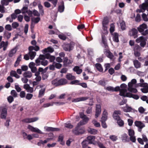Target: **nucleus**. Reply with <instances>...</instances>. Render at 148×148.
<instances>
[{
	"label": "nucleus",
	"mask_w": 148,
	"mask_h": 148,
	"mask_svg": "<svg viewBox=\"0 0 148 148\" xmlns=\"http://www.w3.org/2000/svg\"><path fill=\"white\" fill-rule=\"evenodd\" d=\"M133 64L134 67L138 69L140 68L141 66V63L140 62L137 60H134L133 61Z\"/></svg>",
	"instance_id": "nucleus-34"
},
{
	"label": "nucleus",
	"mask_w": 148,
	"mask_h": 148,
	"mask_svg": "<svg viewBox=\"0 0 148 148\" xmlns=\"http://www.w3.org/2000/svg\"><path fill=\"white\" fill-rule=\"evenodd\" d=\"M59 85H65L67 84L68 81L67 80L64 78H62L58 80Z\"/></svg>",
	"instance_id": "nucleus-27"
},
{
	"label": "nucleus",
	"mask_w": 148,
	"mask_h": 148,
	"mask_svg": "<svg viewBox=\"0 0 148 148\" xmlns=\"http://www.w3.org/2000/svg\"><path fill=\"white\" fill-rule=\"evenodd\" d=\"M122 141L124 143L128 142L130 141L129 138L127 134L124 133L121 136Z\"/></svg>",
	"instance_id": "nucleus-21"
},
{
	"label": "nucleus",
	"mask_w": 148,
	"mask_h": 148,
	"mask_svg": "<svg viewBox=\"0 0 148 148\" xmlns=\"http://www.w3.org/2000/svg\"><path fill=\"white\" fill-rule=\"evenodd\" d=\"M45 129L46 131H58L59 130V129L57 128H53L51 127H45Z\"/></svg>",
	"instance_id": "nucleus-25"
},
{
	"label": "nucleus",
	"mask_w": 148,
	"mask_h": 148,
	"mask_svg": "<svg viewBox=\"0 0 148 148\" xmlns=\"http://www.w3.org/2000/svg\"><path fill=\"white\" fill-rule=\"evenodd\" d=\"M12 27L13 29H16L19 26V24L17 22H14L12 24Z\"/></svg>",
	"instance_id": "nucleus-51"
},
{
	"label": "nucleus",
	"mask_w": 148,
	"mask_h": 148,
	"mask_svg": "<svg viewBox=\"0 0 148 148\" xmlns=\"http://www.w3.org/2000/svg\"><path fill=\"white\" fill-rule=\"evenodd\" d=\"M145 1V2L141 5L140 7L144 10H147L148 11V1Z\"/></svg>",
	"instance_id": "nucleus-28"
},
{
	"label": "nucleus",
	"mask_w": 148,
	"mask_h": 148,
	"mask_svg": "<svg viewBox=\"0 0 148 148\" xmlns=\"http://www.w3.org/2000/svg\"><path fill=\"white\" fill-rule=\"evenodd\" d=\"M63 136L62 135L59 136L58 138V141L60 142V144L63 145L64 144V143L63 142Z\"/></svg>",
	"instance_id": "nucleus-48"
},
{
	"label": "nucleus",
	"mask_w": 148,
	"mask_h": 148,
	"mask_svg": "<svg viewBox=\"0 0 148 148\" xmlns=\"http://www.w3.org/2000/svg\"><path fill=\"white\" fill-rule=\"evenodd\" d=\"M138 31L136 29L133 28L130 30L129 32V34L130 36H133L134 38L137 37Z\"/></svg>",
	"instance_id": "nucleus-15"
},
{
	"label": "nucleus",
	"mask_w": 148,
	"mask_h": 148,
	"mask_svg": "<svg viewBox=\"0 0 148 148\" xmlns=\"http://www.w3.org/2000/svg\"><path fill=\"white\" fill-rule=\"evenodd\" d=\"M66 78L69 80H72L76 79L75 77L73 75L71 74L68 73L66 76Z\"/></svg>",
	"instance_id": "nucleus-36"
},
{
	"label": "nucleus",
	"mask_w": 148,
	"mask_h": 148,
	"mask_svg": "<svg viewBox=\"0 0 148 148\" xmlns=\"http://www.w3.org/2000/svg\"><path fill=\"white\" fill-rule=\"evenodd\" d=\"M122 109L124 112H131L132 110V108L129 106L127 104L126 105L125 107H122Z\"/></svg>",
	"instance_id": "nucleus-24"
},
{
	"label": "nucleus",
	"mask_w": 148,
	"mask_h": 148,
	"mask_svg": "<svg viewBox=\"0 0 148 148\" xmlns=\"http://www.w3.org/2000/svg\"><path fill=\"white\" fill-rule=\"evenodd\" d=\"M116 121H117V124L120 127H123L124 125V122L121 119V118Z\"/></svg>",
	"instance_id": "nucleus-38"
},
{
	"label": "nucleus",
	"mask_w": 148,
	"mask_h": 148,
	"mask_svg": "<svg viewBox=\"0 0 148 148\" xmlns=\"http://www.w3.org/2000/svg\"><path fill=\"white\" fill-rule=\"evenodd\" d=\"M17 49L16 48L12 49L8 53V55L10 57H12L15 54L17 51Z\"/></svg>",
	"instance_id": "nucleus-29"
},
{
	"label": "nucleus",
	"mask_w": 148,
	"mask_h": 148,
	"mask_svg": "<svg viewBox=\"0 0 148 148\" xmlns=\"http://www.w3.org/2000/svg\"><path fill=\"white\" fill-rule=\"evenodd\" d=\"M88 131L89 133L92 134H95L97 133V130L91 128L88 129Z\"/></svg>",
	"instance_id": "nucleus-39"
},
{
	"label": "nucleus",
	"mask_w": 148,
	"mask_h": 148,
	"mask_svg": "<svg viewBox=\"0 0 148 148\" xmlns=\"http://www.w3.org/2000/svg\"><path fill=\"white\" fill-rule=\"evenodd\" d=\"M23 75V77H25L27 78H30L32 76V73L30 71H27L24 72Z\"/></svg>",
	"instance_id": "nucleus-32"
},
{
	"label": "nucleus",
	"mask_w": 148,
	"mask_h": 148,
	"mask_svg": "<svg viewBox=\"0 0 148 148\" xmlns=\"http://www.w3.org/2000/svg\"><path fill=\"white\" fill-rule=\"evenodd\" d=\"M140 46L138 45L136 46L134 48V55L136 57H139L140 56V53L139 52L138 50L140 49Z\"/></svg>",
	"instance_id": "nucleus-20"
},
{
	"label": "nucleus",
	"mask_w": 148,
	"mask_h": 148,
	"mask_svg": "<svg viewBox=\"0 0 148 148\" xmlns=\"http://www.w3.org/2000/svg\"><path fill=\"white\" fill-rule=\"evenodd\" d=\"M7 109L4 107L2 108L0 111V117L1 119H5L7 115Z\"/></svg>",
	"instance_id": "nucleus-9"
},
{
	"label": "nucleus",
	"mask_w": 148,
	"mask_h": 148,
	"mask_svg": "<svg viewBox=\"0 0 148 148\" xmlns=\"http://www.w3.org/2000/svg\"><path fill=\"white\" fill-rule=\"evenodd\" d=\"M46 89V87H45L44 88L41 89L39 90L38 95V97H42L44 95Z\"/></svg>",
	"instance_id": "nucleus-30"
},
{
	"label": "nucleus",
	"mask_w": 148,
	"mask_h": 148,
	"mask_svg": "<svg viewBox=\"0 0 148 148\" xmlns=\"http://www.w3.org/2000/svg\"><path fill=\"white\" fill-rule=\"evenodd\" d=\"M28 8L27 7H24L21 9L22 13L23 14H25L27 13L28 11Z\"/></svg>",
	"instance_id": "nucleus-55"
},
{
	"label": "nucleus",
	"mask_w": 148,
	"mask_h": 148,
	"mask_svg": "<svg viewBox=\"0 0 148 148\" xmlns=\"http://www.w3.org/2000/svg\"><path fill=\"white\" fill-rule=\"evenodd\" d=\"M121 111L119 110H115L114 111L112 116L114 119L116 121L120 118L119 115H121Z\"/></svg>",
	"instance_id": "nucleus-17"
},
{
	"label": "nucleus",
	"mask_w": 148,
	"mask_h": 148,
	"mask_svg": "<svg viewBox=\"0 0 148 148\" xmlns=\"http://www.w3.org/2000/svg\"><path fill=\"white\" fill-rule=\"evenodd\" d=\"M64 2L62 1L60 4L59 5L58 10L60 13H62L64 11Z\"/></svg>",
	"instance_id": "nucleus-23"
},
{
	"label": "nucleus",
	"mask_w": 148,
	"mask_h": 148,
	"mask_svg": "<svg viewBox=\"0 0 148 148\" xmlns=\"http://www.w3.org/2000/svg\"><path fill=\"white\" fill-rule=\"evenodd\" d=\"M53 64L55 66V67L58 69L61 68L62 66L61 64L59 63H57L56 62H53Z\"/></svg>",
	"instance_id": "nucleus-42"
},
{
	"label": "nucleus",
	"mask_w": 148,
	"mask_h": 148,
	"mask_svg": "<svg viewBox=\"0 0 148 148\" xmlns=\"http://www.w3.org/2000/svg\"><path fill=\"white\" fill-rule=\"evenodd\" d=\"M89 98V97H81L73 99L72 101L73 102H77L81 101H84L88 99Z\"/></svg>",
	"instance_id": "nucleus-14"
},
{
	"label": "nucleus",
	"mask_w": 148,
	"mask_h": 148,
	"mask_svg": "<svg viewBox=\"0 0 148 148\" xmlns=\"http://www.w3.org/2000/svg\"><path fill=\"white\" fill-rule=\"evenodd\" d=\"M126 89H123L120 92V95L124 97H127L130 98H132L135 99H138L139 97L137 95H134L130 92H126Z\"/></svg>",
	"instance_id": "nucleus-2"
},
{
	"label": "nucleus",
	"mask_w": 148,
	"mask_h": 148,
	"mask_svg": "<svg viewBox=\"0 0 148 148\" xmlns=\"http://www.w3.org/2000/svg\"><path fill=\"white\" fill-rule=\"evenodd\" d=\"M136 42L137 43L140 42L141 47H144L146 44L145 40L143 36H141L138 38L136 40Z\"/></svg>",
	"instance_id": "nucleus-10"
},
{
	"label": "nucleus",
	"mask_w": 148,
	"mask_h": 148,
	"mask_svg": "<svg viewBox=\"0 0 148 148\" xmlns=\"http://www.w3.org/2000/svg\"><path fill=\"white\" fill-rule=\"evenodd\" d=\"M109 22V21L107 17L104 18L102 21V29L104 31L105 33H107V27Z\"/></svg>",
	"instance_id": "nucleus-7"
},
{
	"label": "nucleus",
	"mask_w": 148,
	"mask_h": 148,
	"mask_svg": "<svg viewBox=\"0 0 148 148\" xmlns=\"http://www.w3.org/2000/svg\"><path fill=\"white\" fill-rule=\"evenodd\" d=\"M112 35L113 40L115 42H118L119 41L118 34L117 33H114L112 34Z\"/></svg>",
	"instance_id": "nucleus-31"
},
{
	"label": "nucleus",
	"mask_w": 148,
	"mask_h": 148,
	"mask_svg": "<svg viewBox=\"0 0 148 148\" xmlns=\"http://www.w3.org/2000/svg\"><path fill=\"white\" fill-rule=\"evenodd\" d=\"M129 136H133V135H134L135 132L134 131L131 129H130L128 130V132Z\"/></svg>",
	"instance_id": "nucleus-45"
},
{
	"label": "nucleus",
	"mask_w": 148,
	"mask_h": 148,
	"mask_svg": "<svg viewBox=\"0 0 148 148\" xmlns=\"http://www.w3.org/2000/svg\"><path fill=\"white\" fill-rule=\"evenodd\" d=\"M79 116L82 119V120L80 121L78 124L82 125L86 124L88 122L89 119V118L83 112H80Z\"/></svg>",
	"instance_id": "nucleus-5"
},
{
	"label": "nucleus",
	"mask_w": 148,
	"mask_h": 148,
	"mask_svg": "<svg viewBox=\"0 0 148 148\" xmlns=\"http://www.w3.org/2000/svg\"><path fill=\"white\" fill-rule=\"evenodd\" d=\"M7 99L8 102L10 103H11L14 101V98L12 96H10L8 97Z\"/></svg>",
	"instance_id": "nucleus-60"
},
{
	"label": "nucleus",
	"mask_w": 148,
	"mask_h": 148,
	"mask_svg": "<svg viewBox=\"0 0 148 148\" xmlns=\"http://www.w3.org/2000/svg\"><path fill=\"white\" fill-rule=\"evenodd\" d=\"M135 125L138 127V131L141 132L142 129L145 126V125L143 123L140 121H136L134 122Z\"/></svg>",
	"instance_id": "nucleus-11"
},
{
	"label": "nucleus",
	"mask_w": 148,
	"mask_h": 148,
	"mask_svg": "<svg viewBox=\"0 0 148 148\" xmlns=\"http://www.w3.org/2000/svg\"><path fill=\"white\" fill-rule=\"evenodd\" d=\"M40 20V18L39 17L33 18L32 19V21L35 23H38Z\"/></svg>",
	"instance_id": "nucleus-46"
},
{
	"label": "nucleus",
	"mask_w": 148,
	"mask_h": 148,
	"mask_svg": "<svg viewBox=\"0 0 148 148\" xmlns=\"http://www.w3.org/2000/svg\"><path fill=\"white\" fill-rule=\"evenodd\" d=\"M110 138L113 141H115L117 139V137L115 135L110 136Z\"/></svg>",
	"instance_id": "nucleus-57"
},
{
	"label": "nucleus",
	"mask_w": 148,
	"mask_h": 148,
	"mask_svg": "<svg viewBox=\"0 0 148 148\" xmlns=\"http://www.w3.org/2000/svg\"><path fill=\"white\" fill-rule=\"evenodd\" d=\"M104 51V53L107 57L110 60L113 59L114 56L113 54L108 50L106 49Z\"/></svg>",
	"instance_id": "nucleus-22"
},
{
	"label": "nucleus",
	"mask_w": 148,
	"mask_h": 148,
	"mask_svg": "<svg viewBox=\"0 0 148 148\" xmlns=\"http://www.w3.org/2000/svg\"><path fill=\"white\" fill-rule=\"evenodd\" d=\"M120 24L121 29L123 30H125V22L124 21H122L120 23Z\"/></svg>",
	"instance_id": "nucleus-43"
},
{
	"label": "nucleus",
	"mask_w": 148,
	"mask_h": 148,
	"mask_svg": "<svg viewBox=\"0 0 148 148\" xmlns=\"http://www.w3.org/2000/svg\"><path fill=\"white\" fill-rule=\"evenodd\" d=\"M73 62V60H69L67 57H65L63 61V66L65 67L69 66Z\"/></svg>",
	"instance_id": "nucleus-13"
},
{
	"label": "nucleus",
	"mask_w": 148,
	"mask_h": 148,
	"mask_svg": "<svg viewBox=\"0 0 148 148\" xmlns=\"http://www.w3.org/2000/svg\"><path fill=\"white\" fill-rule=\"evenodd\" d=\"M33 96V95L32 94L27 93L26 96L25 98L28 100H30L32 99Z\"/></svg>",
	"instance_id": "nucleus-52"
},
{
	"label": "nucleus",
	"mask_w": 148,
	"mask_h": 148,
	"mask_svg": "<svg viewBox=\"0 0 148 148\" xmlns=\"http://www.w3.org/2000/svg\"><path fill=\"white\" fill-rule=\"evenodd\" d=\"M38 6L40 13L42 15L44 14V10L43 9V7L40 4H38Z\"/></svg>",
	"instance_id": "nucleus-41"
},
{
	"label": "nucleus",
	"mask_w": 148,
	"mask_h": 148,
	"mask_svg": "<svg viewBox=\"0 0 148 148\" xmlns=\"http://www.w3.org/2000/svg\"><path fill=\"white\" fill-rule=\"evenodd\" d=\"M79 81L77 80H73L70 82V84L79 85Z\"/></svg>",
	"instance_id": "nucleus-54"
},
{
	"label": "nucleus",
	"mask_w": 148,
	"mask_h": 148,
	"mask_svg": "<svg viewBox=\"0 0 148 148\" xmlns=\"http://www.w3.org/2000/svg\"><path fill=\"white\" fill-rule=\"evenodd\" d=\"M135 20L137 22H139L141 20V17L139 14H138L135 18Z\"/></svg>",
	"instance_id": "nucleus-63"
},
{
	"label": "nucleus",
	"mask_w": 148,
	"mask_h": 148,
	"mask_svg": "<svg viewBox=\"0 0 148 148\" xmlns=\"http://www.w3.org/2000/svg\"><path fill=\"white\" fill-rule=\"evenodd\" d=\"M53 102L51 103H47L44 104L43 106V107L45 108L51 106H53Z\"/></svg>",
	"instance_id": "nucleus-58"
},
{
	"label": "nucleus",
	"mask_w": 148,
	"mask_h": 148,
	"mask_svg": "<svg viewBox=\"0 0 148 148\" xmlns=\"http://www.w3.org/2000/svg\"><path fill=\"white\" fill-rule=\"evenodd\" d=\"M34 47L32 46H30L28 48L29 52L28 54L30 57V58L32 60L36 55V53L35 51H33Z\"/></svg>",
	"instance_id": "nucleus-8"
},
{
	"label": "nucleus",
	"mask_w": 148,
	"mask_h": 148,
	"mask_svg": "<svg viewBox=\"0 0 148 148\" xmlns=\"http://www.w3.org/2000/svg\"><path fill=\"white\" fill-rule=\"evenodd\" d=\"M140 90L143 93H147L148 92V86L141 88Z\"/></svg>",
	"instance_id": "nucleus-53"
},
{
	"label": "nucleus",
	"mask_w": 148,
	"mask_h": 148,
	"mask_svg": "<svg viewBox=\"0 0 148 148\" xmlns=\"http://www.w3.org/2000/svg\"><path fill=\"white\" fill-rule=\"evenodd\" d=\"M81 126L77 124V126L72 130L73 133L75 135H78L82 134L84 132V129Z\"/></svg>",
	"instance_id": "nucleus-4"
},
{
	"label": "nucleus",
	"mask_w": 148,
	"mask_h": 148,
	"mask_svg": "<svg viewBox=\"0 0 148 148\" xmlns=\"http://www.w3.org/2000/svg\"><path fill=\"white\" fill-rule=\"evenodd\" d=\"M46 59L45 55H40L39 57L35 60L36 66H39L40 64L43 66H47L48 63V61L46 60Z\"/></svg>",
	"instance_id": "nucleus-1"
},
{
	"label": "nucleus",
	"mask_w": 148,
	"mask_h": 148,
	"mask_svg": "<svg viewBox=\"0 0 148 148\" xmlns=\"http://www.w3.org/2000/svg\"><path fill=\"white\" fill-rule=\"evenodd\" d=\"M129 139L133 143H135L136 141V137L134 135L130 136Z\"/></svg>",
	"instance_id": "nucleus-62"
},
{
	"label": "nucleus",
	"mask_w": 148,
	"mask_h": 148,
	"mask_svg": "<svg viewBox=\"0 0 148 148\" xmlns=\"http://www.w3.org/2000/svg\"><path fill=\"white\" fill-rule=\"evenodd\" d=\"M27 128L30 130L32 132H36L38 133L44 134V133L36 127H34L32 126L29 125H28Z\"/></svg>",
	"instance_id": "nucleus-12"
},
{
	"label": "nucleus",
	"mask_w": 148,
	"mask_h": 148,
	"mask_svg": "<svg viewBox=\"0 0 148 148\" xmlns=\"http://www.w3.org/2000/svg\"><path fill=\"white\" fill-rule=\"evenodd\" d=\"M96 111L95 117V118H97L101 112V106L100 104H97L96 106Z\"/></svg>",
	"instance_id": "nucleus-16"
},
{
	"label": "nucleus",
	"mask_w": 148,
	"mask_h": 148,
	"mask_svg": "<svg viewBox=\"0 0 148 148\" xmlns=\"http://www.w3.org/2000/svg\"><path fill=\"white\" fill-rule=\"evenodd\" d=\"M38 118L37 117H34L31 118H27L22 120V121L25 123H30L34 122L38 120Z\"/></svg>",
	"instance_id": "nucleus-19"
},
{
	"label": "nucleus",
	"mask_w": 148,
	"mask_h": 148,
	"mask_svg": "<svg viewBox=\"0 0 148 148\" xmlns=\"http://www.w3.org/2000/svg\"><path fill=\"white\" fill-rule=\"evenodd\" d=\"M12 1H1L2 5L3 6L5 5H8L9 2H11Z\"/></svg>",
	"instance_id": "nucleus-49"
},
{
	"label": "nucleus",
	"mask_w": 148,
	"mask_h": 148,
	"mask_svg": "<svg viewBox=\"0 0 148 148\" xmlns=\"http://www.w3.org/2000/svg\"><path fill=\"white\" fill-rule=\"evenodd\" d=\"M11 35V34L10 32H8L7 31H5L4 33V36L6 37L7 39H9Z\"/></svg>",
	"instance_id": "nucleus-40"
},
{
	"label": "nucleus",
	"mask_w": 148,
	"mask_h": 148,
	"mask_svg": "<svg viewBox=\"0 0 148 148\" xmlns=\"http://www.w3.org/2000/svg\"><path fill=\"white\" fill-rule=\"evenodd\" d=\"M147 28V25L145 24H143L140 25L139 27L138 28V31L140 32L143 35V33L145 32L144 30Z\"/></svg>",
	"instance_id": "nucleus-18"
},
{
	"label": "nucleus",
	"mask_w": 148,
	"mask_h": 148,
	"mask_svg": "<svg viewBox=\"0 0 148 148\" xmlns=\"http://www.w3.org/2000/svg\"><path fill=\"white\" fill-rule=\"evenodd\" d=\"M87 139L88 141H86V142L89 144H92L93 141L95 139V136H89L87 137Z\"/></svg>",
	"instance_id": "nucleus-26"
},
{
	"label": "nucleus",
	"mask_w": 148,
	"mask_h": 148,
	"mask_svg": "<svg viewBox=\"0 0 148 148\" xmlns=\"http://www.w3.org/2000/svg\"><path fill=\"white\" fill-rule=\"evenodd\" d=\"M46 59H49V61L51 62H53L54 61L55 59V58L54 56H51L49 54H47L45 55Z\"/></svg>",
	"instance_id": "nucleus-33"
},
{
	"label": "nucleus",
	"mask_w": 148,
	"mask_h": 148,
	"mask_svg": "<svg viewBox=\"0 0 148 148\" xmlns=\"http://www.w3.org/2000/svg\"><path fill=\"white\" fill-rule=\"evenodd\" d=\"M21 79L23 82L25 84L27 83L28 81V79L25 77L22 78Z\"/></svg>",
	"instance_id": "nucleus-64"
},
{
	"label": "nucleus",
	"mask_w": 148,
	"mask_h": 148,
	"mask_svg": "<svg viewBox=\"0 0 148 148\" xmlns=\"http://www.w3.org/2000/svg\"><path fill=\"white\" fill-rule=\"evenodd\" d=\"M11 94L13 97H16L17 96V94L14 90H12L11 92Z\"/></svg>",
	"instance_id": "nucleus-50"
},
{
	"label": "nucleus",
	"mask_w": 148,
	"mask_h": 148,
	"mask_svg": "<svg viewBox=\"0 0 148 148\" xmlns=\"http://www.w3.org/2000/svg\"><path fill=\"white\" fill-rule=\"evenodd\" d=\"M58 80L57 79H56L51 82L52 84L56 86H59Z\"/></svg>",
	"instance_id": "nucleus-47"
},
{
	"label": "nucleus",
	"mask_w": 148,
	"mask_h": 148,
	"mask_svg": "<svg viewBox=\"0 0 148 148\" xmlns=\"http://www.w3.org/2000/svg\"><path fill=\"white\" fill-rule=\"evenodd\" d=\"M95 66L97 70L99 72H102L103 71V69L101 64L97 63L95 64Z\"/></svg>",
	"instance_id": "nucleus-37"
},
{
	"label": "nucleus",
	"mask_w": 148,
	"mask_h": 148,
	"mask_svg": "<svg viewBox=\"0 0 148 148\" xmlns=\"http://www.w3.org/2000/svg\"><path fill=\"white\" fill-rule=\"evenodd\" d=\"M136 83V80L135 79H133L131 82H129L128 84V90L131 92L136 93L137 92V90L133 87L134 84Z\"/></svg>",
	"instance_id": "nucleus-3"
},
{
	"label": "nucleus",
	"mask_w": 148,
	"mask_h": 148,
	"mask_svg": "<svg viewBox=\"0 0 148 148\" xmlns=\"http://www.w3.org/2000/svg\"><path fill=\"white\" fill-rule=\"evenodd\" d=\"M59 38L63 40H65L66 39V37L63 34H60L58 35Z\"/></svg>",
	"instance_id": "nucleus-61"
},
{
	"label": "nucleus",
	"mask_w": 148,
	"mask_h": 148,
	"mask_svg": "<svg viewBox=\"0 0 148 148\" xmlns=\"http://www.w3.org/2000/svg\"><path fill=\"white\" fill-rule=\"evenodd\" d=\"M74 45V43L71 42L70 43H65L64 44L62 45V47L65 51H70L73 49Z\"/></svg>",
	"instance_id": "nucleus-6"
},
{
	"label": "nucleus",
	"mask_w": 148,
	"mask_h": 148,
	"mask_svg": "<svg viewBox=\"0 0 148 148\" xmlns=\"http://www.w3.org/2000/svg\"><path fill=\"white\" fill-rule=\"evenodd\" d=\"M5 29L8 31H11L12 30L11 26L9 24L6 25L5 26Z\"/></svg>",
	"instance_id": "nucleus-56"
},
{
	"label": "nucleus",
	"mask_w": 148,
	"mask_h": 148,
	"mask_svg": "<svg viewBox=\"0 0 148 148\" xmlns=\"http://www.w3.org/2000/svg\"><path fill=\"white\" fill-rule=\"evenodd\" d=\"M73 70L78 74H80L82 72V70L80 69L79 66H75L73 69Z\"/></svg>",
	"instance_id": "nucleus-35"
},
{
	"label": "nucleus",
	"mask_w": 148,
	"mask_h": 148,
	"mask_svg": "<svg viewBox=\"0 0 148 148\" xmlns=\"http://www.w3.org/2000/svg\"><path fill=\"white\" fill-rule=\"evenodd\" d=\"M142 17L143 20L145 21H148V19L147 15L146 14L143 13L142 15Z\"/></svg>",
	"instance_id": "nucleus-59"
},
{
	"label": "nucleus",
	"mask_w": 148,
	"mask_h": 148,
	"mask_svg": "<svg viewBox=\"0 0 148 148\" xmlns=\"http://www.w3.org/2000/svg\"><path fill=\"white\" fill-rule=\"evenodd\" d=\"M64 126L69 128H72L73 127V126L71 124L70 122H68L64 124Z\"/></svg>",
	"instance_id": "nucleus-44"
}]
</instances>
